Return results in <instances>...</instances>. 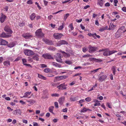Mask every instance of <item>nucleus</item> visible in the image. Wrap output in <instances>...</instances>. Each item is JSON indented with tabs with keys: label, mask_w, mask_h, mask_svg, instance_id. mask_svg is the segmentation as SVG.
Segmentation results:
<instances>
[{
	"label": "nucleus",
	"mask_w": 126,
	"mask_h": 126,
	"mask_svg": "<svg viewBox=\"0 0 126 126\" xmlns=\"http://www.w3.org/2000/svg\"><path fill=\"white\" fill-rule=\"evenodd\" d=\"M36 35L38 37L41 38L44 36V34L42 32V30L41 29L37 30L35 32Z\"/></svg>",
	"instance_id": "nucleus-1"
},
{
	"label": "nucleus",
	"mask_w": 126,
	"mask_h": 126,
	"mask_svg": "<svg viewBox=\"0 0 126 126\" xmlns=\"http://www.w3.org/2000/svg\"><path fill=\"white\" fill-rule=\"evenodd\" d=\"M68 44V43L66 41L62 40L59 41L56 43V45L58 46H60L62 45H67Z\"/></svg>",
	"instance_id": "nucleus-2"
},
{
	"label": "nucleus",
	"mask_w": 126,
	"mask_h": 126,
	"mask_svg": "<svg viewBox=\"0 0 126 126\" xmlns=\"http://www.w3.org/2000/svg\"><path fill=\"white\" fill-rule=\"evenodd\" d=\"M63 36V35L61 33H55L53 35V37L56 39H61Z\"/></svg>",
	"instance_id": "nucleus-3"
},
{
	"label": "nucleus",
	"mask_w": 126,
	"mask_h": 126,
	"mask_svg": "<svg viewBox=\"0 0 126 126\" xmlns=\"http://www.w3.org/2000/svg\"><path fill=\"white\" fill-rule=\"evenodd\" d=\"M4 30L8 32V34H11L13 33V31L9 26L6 25L4 28Z\"/></svg>",
	"instance_id": "nucleus-4"
},
{
	"label": "nucleus",
	"mask_w": 126,
	"mask_h": 126,
	"mask_svg": "<svg viewBox=\"0 0 126 126\" xmlns=\"http://www.w3.org/2000/svg\"><path fill=\"white\" fill-rule=\"evenodd\" d=\"M24 52L25 55L28 56L32 55L34 53L31 50L28 49H25L24 50Z\"/></svg>",
	"instance_id": "nucleus-5"
},
{
	"label": "nucleus",
	"mask_w": 126,
	"mask_h": 126,
	"mask_svg": "<svg viewBox=\"0 0 126 126\" xmlns=\"http://www.w3.org/2000/svg\"><path fill=\"white\" fill-rule=\"evenodd\" d=\"M67 84H65L64 83L61 84L59 86H57V88H58L59 90H63L66 89Z\"/></svg>",
	"instance_id": "nucleus-6"
},
{
	"label": "nucleus",
	"mask_w": 126,
	"mask_h": 126,
	"mask_svg": "<svg viewBox=\"0 0 126 126\" xmlns=\"http://www.w3.org/2000/svg\"><path fill=\"white\" fill-rule=\"evenodd\" d=\"M22 36L23 37L26 39L32 38L33 37L31 33H25L22 34Z\"/></svg>",
	"instance_id": "nucleus-7"
},
{
	"label": "nucleus",
	"mask_w": 126,
	"mask_h": 126,
	"mask_svg": "<svg viewBox=\"0 0 126 126\" xmlns=\"http://www.w3.org/2000/svg\"><path fill=\"white\" fill-rule=\"evenodd\" d=\"M42 40L46 44L48 45H52L54 44L53 41H52L51 40L47 39L44 38L42 39Z\"/></svg>",
	"instance_id": "nucleus-8"
},
{
	"label": "nucleus",
	"mask_w": 126,
	"mask_h": 126,
	"mask_svg": "<svg viewBox=\"0 0 126 126\" xmlns=\"http://www.w3.org/2000/svg\"><path fill=\"white\" fill-rule=\"evenodd\" d=\"M42 57L46 59H53V58L52 56L50 54L46 53L42 55Z\"/></svg>",
	"instance_id": "nucleus-9"
},
{
	"label": "nucleus",
	"mask_w": 126,
	"mask_h": 126,
	"mask_svg": "<svg viewBox=\"0 0 126 126\" xmlns=\"http://www.w3.org/2000/svg\"><path fill=\"white\" fill-rule=\"evenodd\" d=\"M61 56V54L60 53H57V56L55 57V59L57 61L59 62H62Z\"/></svg>",
	"instance_id": "nucleus-10"
},
{
	"label": "nucleus",
	"mask_w": 126,
	"mask_h": 126,
	"mask_svg": "<svg viewBox=\"0 0 126 126\" xmlns=\"http://www.w3.org/2000/svg\"><path fill=\"white\" fill-rule=\"evenodd\" d=\"M89 50V52L90 53H92L96 51L97 48L94 47H93L91 45H89L88 47Z\"/></svg>",
	"instance_id": "nucleus-11"
},
{
	"label": "nucleus",
	"mask_w": 126,
	"mask_h": 126,
	"mask_svg": "<svg viewBox=\"0 0 126 126\" xmlns=\"http://www.w3.org/2000/svg\"><path fill=\"white\" fill-rule=\"evenodd\" d=\"M0 36L2 38H9L11 37L12 35L3 32L0 34Z\"/></svg>",
	"instance_id": "nucleus-12"
},
{
	"label": "nucleus",
	"mask_w": 126,
	"mask_h": 126,
	"mask_svg": "<svg viewBox=\"0 0 126 126\" xmlns=\"http://www.w3.org/2000/svg\"><path fill=\"white\" fill-rule=\"evenodd\" d=\"M31 93V92H26L24 94V95L22 97H21V98L25 97L30 98L31 97L32 95H31L30 96H29V95H30Z\"/></svg>",
	"instance_id": "nucleus-13"
},
{
	"label": "nucleus",
	"mask_w": 126,
	"mask_h": 126,
	"mask_svg": "<svg viewBox=\"0 0 126 126\" xmlns=\"http://www.w3.org/2000/svg\"><path fill=\"white\" fill-rule=\"evenodd\" d=\"M107 78V76L105 75H101L99 77L98 80L100 81H102Z\"/></svg>",
	"instance_id": "nucleus-14"
},
{
	"label": "nucleus",
	"mask_w": 126,
	"mask_h": 126,
	"mask_svg": "<svg viewBox=\"0 0 126 126\" xmlns=\"http://www.w3.org/2000/svg\"><path fill=\"white\" fill-rule=\"evenodd\" d=\"M6 16L2 13L0 17V21L1 23H3L5 21L6 18Z\"/></svg>",
	"instance_id": "nucleus-15"
},
{
	"label": "nucleus",
	"mask_w": 126,
	"mask_h": 126,
	"mask_svg": "<svg viewBox=\"0 0 126 126\" xmlns=\"http://www.w3.org/2000/svg\"><path fill=\"white\" fill-rule=\"evenodd\" d=\"M123 32H122V31H120L119 30H118L117 32H116L115 34V37L116 38H118L119 37H120L122 34Z\"/></svg>",
	"instance_id": "nucleus-16"
},
{
	"label": "nucleus",
	"mask_w": 126,
	"mask_h": 126,
	"mask_svg": "<svg viewBox=\"0 0 126 126\" xmlns=\"http://www.w3.org/2000/svg\"><path fill=\"white\" fill-rule=\"evenodd\" d=\"M105 2V0H98L97 4L98 5L101 7L103 6Z\"/></svg>",
	"instance_id": "nucleus-17"
},
{
	"label": "nucleus",
	"mask_w": 126,
	"mask_h": 126,
	"mask_svg": "<svg viewBox=\"0 0 126 126\" xmlns=\"http://www.w3.org/2000/svg\"><path fill=\"white\" fill-rule=\"evenodd\" d=\"M67 77V76H63L59 77H56L55 78L57 79H58L59 80H61L66 79Z\"/></svg>",
	"instance_id": "nucleus-18"
},
{
	"label": "nucleus",
	"mask_w": 126,
	"mask_h": 126,
	"mask_svg": "<svg viewBox=\"0 0 126 126\" xmlns=\"http://www.w3.org/2000/svg\"><path fill=\"white\" fill-rule=\"evenodd\" d=\"M60 52L62 53L63 55L65 57H69L70 56L69 54L67 53L62 50H60Z\"/></svg>",
	"instance_id": "nucleus-19"
},
{
	"label": "nucleus",
	"mask_w": 126,
	"mask_h": 126,
	"mask_svg": "<svg viewBox=\"0 0 126 126\" xmlns=\"http://www.w3.org/2000/svg\"><path fill=\"white\" fill-rule=\"evenodd\" d=\"M89 60L91 61H94L96 62H101L102 61L101 59H97L94 58H89Z\"/></svg>",
	"instance_id": "nucleus-20"
},
{
	"label": "nucleus",
	"mask_w": 126,
	"mask_h": 126,
	"mask_svg": "<svg viewBox=\"0 0 126 126\" xmlns=\"http://www.w3.org/2000/svg\"><path fill=\"white\" fill-rule=\"evenodd\" d=\"M3 64L5 67H9L10 65V62L8 61H4L3 62Z\"/></svg>",
	"instance_id": "nucleus-21"
},
{
	"label": "nucleus",
	"mask_w": 126,
	"mask_h": 126,
	"mask_svg": "<svg viewBox=\"0 0 126 126\" xmlns=\"http://www.w3.org/2000/svg\"><path fill=\"white\" fill-rule=\"evenodd\" d=\"M39 56L37 54L35 55L32 57V59L35 60L36 61H38L39 59Z\"/></svg>",
	"instance_id": "nucleus-22"
},
{
	"label": "nucleus",
	"mask_w": 126,
	"mask_h": 126,
	"mask_svg": "<svg viewBox=\"0 0 126 126\" xmlns=\"http://www.w3.org/2000/svg\"><path fill=\"white\" fill-rule=\"evenodd\" d=\"M64 100V97H62L59 98V99L58 101L60 104L61 105L62 104Z\"/></svg>",
	"instance_id": "nucleus-23"
},
{
	"label": "nucleus",
	"mask_w": 126,
	"mask_h": 126,
	"mask_svg": "<svg viewBox=\"0 0 126 126\" xmlns=\"http://www.w3.org/2000/svg\"><path fill=\"white\" fill-rule=\"evenodd\" d=\"M27 102L31 105H33L36 102L34 100L32 99L27 100Z\"/></svg>",
	"instance_id": "nucleus-24"
},
{
	"label": "nucleus",
	"mask_w": 126,
	"mask_h": 126,
	"mask_svg": "<svg viewBox=\"0 0 126 126\" xmlns=\"http://www.w3.org/2000/svg\"><path fill=\"white\" fill-rule=\"evenodd\" d=\"M52 65L56 67H58L59 68H60L61 67V65L57 63L56 62H52Z\"/></svg>",
	"instance_id": "nucleus-25"
},
{
	"label": "nucleus",
	"mask_w": 126,
	"mask_h": 126,
	"mask_svg": "<svg viewBox=\"0 0 126 126\" xmlns=\"http://www.w3.org/2000/svg\"><path fill=\"white\" fill-rule=\"evenodd\" d=\"M38 77L40 79L44 80H46L47 78L45 77L42 76L41 75H40L39 74H38Z\"/></svg>",
	"instance_id": "nucleus-26"
},
{
	"label": "nucleus",
	"mask_w": 126,
	"mask_h": 126,
	"mask_svg": "<svg viewBox=\"0 0 126 126\" xmlns=\"http://www.w3.org/2000/svg\"><path fill=\"white\" fill-rule=\"evenodd\" d=\"M15 45V44L14 42H12L10 43L9 44H8L7 46L8 47H12L14 46Z\"/></svg>",
	"instance_id": "nucleus-27"
},
{
	"label": "nucleus",
	"mask_w": 126,
	"mask_h": 126,
	"mask_svg": "<svg viewBox=\"0 0 126 126\" xmlns=\"http://www.w3.org/2000/svg\"><path fill=\"white\" fill-rule=\"evenodd\" d=\"M64 23H62V25L60 26L58 29V30H61L64 28Z\"/></svg>",
	"instance_id": "nucleus-28"
},
{
	"label": "nucleus",
	"mask_w": 126,
	"mask_h": 126,
	"mask_svg": "<svg viewBox=\"0 0 126 126\" xmlns=\"http://www.w3.org/2000/svg\"><path fill=\"white\" fill-rule=\"evenodd\" d=\"M36 17L34 13H32L30 16L31 19L32 20L34 19Z\"/></svg>",
	"instance_id": "nucleus-29"
},
{
	"label": "nucleus",
	"mask_w": 126,
	"mask_h": 126,
	"mask_svg": "<svg viewBox=\"0 0 126 126\" xmlns=\"http://www.w3.org/2000/svg\"><path fill=\"white\" fill-rule=\"evenodd\" d=\"M117 51L115 50H113L112 51H108V53H109V55L110 56L111 54H113V53L117 52Z\"/></svg>",
	"instance_id": "nucleus-30"
},
{
	"label": "nucleus",
	"mask_w": 126,
	"mask_h": 126,
	"mask_svg": "<svg viewBox=\"0 0 126 126\" xmlns=\"http://www.w3.org/2000/svg\"><path fill=\"white\" fill-rule=\"evenodd\" d=\"M107 28L108 27L107 26H106L105 27H103L102 28H101L99 29V31L100 32H102L106 30Z\"/></svg>",
	"instance_id": "nucleus-31"
},
{
	"label": "nucleus",
	"mask_w": 126,
	"mask_h": 126,
	"mask_svg": "<svg viewBox=\"0 0 126 126\" xmlns=\"http://www.w3.org/2000/svg\"><path fill=\"white\" fill-rule=\"evenodd\" d=\"M54 107L53 106H51L49 108V111L51 113H53V111Z\"/></svg>",
	"instance_id": "nucleus-32"
},
{
	"label": "nucleus",
	"mask_w": 126,
	"mask_h": 126,
	"mask_svg": "<svg viewBox=\"0 0 126 126\" xmlns=\"http://www.w3.org/2000/svg\"><path fill=\"white\" fill-rule=\"evenodd\" d=\"M8 44V42L2 39L1 45H5Z\"/></svg>",
	"instance_id": "nucleus-33"
},
{
	"label": "nucleus",
	"mask_w": 126,
	"mask_h": 126,
	"mask_svg": "<svg viewBox=\"0 0 126 126\" xmlns=\"http://www.w3.org/2000/svg\"><path fill=\"white\" fill-rule=\"evenodd\" d=\"M125 28V27L124 26H122L118 30L120 31H122V32H124L126 31L123 30V29Z\"/></svg>",
	"instance_id": "nucleus-34"
},
{
	"label": "nucleus",
	"mask_w": 126,
	"mask_h": 126,
	"mask_svg": "<svg viewBox=\"0 0 126 126\" xmlns=\"http://www.w3.org/2000/svg\"><path fill=\"white\" fill-rule=\"evenodd\" d=\"M89 110V109H88L84 108L81 110V112H84Z\"/></svg>",
	"instance_id": "nucleus-35"
},
{
	"label": "nucleus",
	"mask_w": 126,
	"mask_h": 126,
	"mask_svg": "<svg viewBox=\"0 0 126 126\" xmlns=\"http://www.w3.org/2000/svg\"><path fill=\"white\" fill-rule=\"evenodd\" d=\"M65 63L68 64H70L72 63V62L71 61L67 60L65 61Z\"/></svg>",
	"instance_id": "nucleus-36"
},
{
	"label": "nucleus",
	"mask_w": 126,
	"mask_h": 126,
	"mask_svg": "<svg viewBox=\"0 0 126 126\" xmlns=\"http://www.w3.org/2000/svg\"><path fill=\"white\" fill-rule=\"evenodd\" d=\"M17 111V115H20L21 114V111L19 110H16Z\"/></svg>",
	"instance_id": "nucleus-37"
},
{
	"label": "nucleus",
	"mask_w": 126,
	"mask_h": 126,
	"mask_svg": "<svg viewBox=\"0 0 126 126\" xmlns=\"http://www.w3.org/2000/svg\"><path fill=\"white\" fill-rule=\"evenodd\" d=\"M70 100L71 101H76L77 100V99L76 98V97H74L70 98Z\"/></svg>",
	"instance_id": "nucleus-38"
},
{
	"label": "nucleus",
	"mask_w": 126,
	"mask_h": 126,
	"mask_svg": "<svg viewBox=\"0 0 126 126\" xmlns=\"http://www.w3.org/2000/svg\"><path fill=\"white\" fill-rule=\"evenodd\" d=\"M48 49L49 50H55V48L52 46L49 47Z\"/></svg>",
	"instance_id": "nucleus-39"
},
{
	"label": "nucleus",
	"mask_w": 126,
	"mask_h": 126,
	"mask_svg": "<svg viewBox=\"0 0 126 126\" xmlns=\"http://www.w3.org/2000/svg\"><path fill=\"white\" fill-rule=\"evenodd\" d=\"M111 69L113 71V74L114 75H115V72H116L115 67L114 66H113Z\"/></svg>",
	"instance_id": "nucleus-40"
},
{
	"label": "nucleus",
	"mask_w": 126,
	"mask_h": 126,
	"mask_svg": "<svg viewBox=\"0 0 126 126\" xmlns=\"http://www.w3.org/2000/svg\"><path fill=\"white\" fill-rule=\"evenodd\" d=\"M69 14L68 13H67L64 16V20H66V19L67 17L69 16Z\"/></svg>",
	"instance_id": "nucleus-41"
},
{
	"label": "nucleus",
	"mask_w": 126,
	"mask_h": 126,
	"mask_svg": "<svg viewBox=\"0 0 126 126\" xmlns=\"http://www.w3.org/2000/svg\"><path fill=\"white\" fill-rule=\"evenodd\" d=\"M69 27H70L71 29V30L70 31V30H69V31H71V30H73L74 29V28L73 27V24L72 23H71L69 25Z\"/></svg>",
	"instance_id": "nucleus-42"
},
{
	"label": "nucleus",
	"mask_w": 126,
	"mask_h": 126,
	"mask_svg": "<svg viewBox=\"0 0 126 126\" xmlns=\"http://www.w3.org/2000/svg\"><path fill=\"white\" fill-rule=\"evenodd\" d=\"M103 55L105 56H107L108 55V52L107 51L104 52L103 54Z\"/></svg>",
	"instance_id": "nucleus-43"
},
{
	"label": "nucleus",
	"mask_w": 126,
	"mask_h": 126,
	"mask_svg": "<svg viewBox=\"0 0 126 126\" xmlns=\"http://www.w3.org/2000/svg\"><path fill=\"white\" fill-rule=\"evenodd\" d=\"M22 63L23 65H24V64H25V63L27 62L26 60L25 59H22Z\"/></svg>",
	"instance_id": "nucleus-44"
},
{
	"label": "nucleus",
	"mask_w": 126,
	"mask_h": 126,
	"mask_svg": "<svg viewBox=\"0 0 126 126\" xmlns=\"http://www.w3.org/2000/svg\"><path fill=\"white\" fill-rule=\"evenodd\" d=\"M51 96H57L58 97L59 96V94H51Z\"/></svg>",
	"instance_id": "nucleus-45"
},
{
	"label": "nucleus",
	"mask_w": 126,
	"mask_h": 126,
	"mask_svg": "<svg viewBox=\"0 0 126 126\" xmlns=\"http://www.w3.org/2000/svg\"><path fill=\"white\" fill-rule=\"evenodd\" d=\"M118 2V1L117 0H114L113 1L114 4L115 6H117V4Z\"/></svg>",
	"instance_id": "nucleus-46"
},
{
	"label": "nucleus",
	"mask_w": 126,
	"mask_h": 126,
	"mask_svg": "<svg viewBox=\"0 0 126 126\" xmlns=\"http://www.w3.org/2000/svg\"><path fill=\"white\" fill-rule=\"evenodd\" d=\"M101 69V68H99L98 69H95V70H94L92 71H91V72L92 73H95L99 69Z\"/></svg>",
	"instance_id": "nucleus-47"
},
{
	"label": "nucleus",
	"mask_w": 126,
	"mask_h": 126,
	"mask_svg": "<svg viewBox=\"0 0 126 126\" xmlns=\"http://www.w3.org/2000/svg\"><path fill=\"white\" fill-rule=\"evenodd\" d=\"M91 99L90 97H88L85 99L86 101L88 102H89L91 100Z\"/></svg>",
	"instance_id": "nucleus-48"
},
{
	"label": "nucleus",
	"mask_w": 126,
	"mask_h": 126,
	"mask_svg": "<svg viewBox=\"0 0 126 126\" xmlns=\"http://www.w3.org/2000/svg\"><path fill=\"white\" fill-rule=\"evenodd\" d=\"M50 71V69L49 68H46L44 70V72L46 73H47L49 72Z\"/></svg>",
	"instance_id": "nucleus-49"
},
{
	"label": "nucleus",
	"mask_w": 126,
	"mask_h": 126,
	"mask_svg": "<svg viewBox=\"0 0 126 126\" xmlns=\"http://www.w3.org/2000/svg\"><path fill=\"white\" fill-rule=\"evenodd\" d=\"M87 50V49L85 47L83 48H82V51L84 52H86Z\"/></svg>",
	"instance_id": "nucleus-50"
},
{
	"label": "nucleus",
	"mask_w": 126,
	"mask_h": 126,
	"mask_svg": "<svg viewBox=\"0 0 126 126\" xmlns=\"http://www.w3.org/2000/svg\"><path fill=\"white\" fill-rule=\"evenodd\" d=\"M33 126H39L38 123L36 122H33Z\"/></svg>",
	"instance_id": "nucleus-51"
},
{
	"label": "nucleus",
	"mask_w": 126,
	"mask_h": 126,
	"mask_svg": "<svg viewBox=\"0 0 126 126\" xmlns=\"http://www.w3.org/2000/svg\"><path fill=\"white\" fill-rule=\"evenodd\" d=\"M40 65L42 68L46 67H47V66L44 64H41Z\"/></svg>",
	"instance_id": "nucleus-52"
},
{
	"label": "nucleus",
	"mask_w": 126,
	"mask_h": 126,
	"mask_svg": "<svg viewBox=\"0 0 126 126\" xmlns=\"http://www.w3.org/2000/svg\"><path fill=\"white\" fill-rule=\"evenodd\" d=\"M54 105L55 107L57 108H58V102H56L54 103Z\"/></svg>",
	"instance_id": "nucleus-53"
},
{
	"label": "nucleus",
	"mask_w": 126,
	"mask_h": 126,
	"mask_svg": "<svg viewBox=\"0 0 126 126\" xmlns=\"http://www.w3.org/2000/svg\"><path fill=\"white\" fill-rule=\"evenodd\" d=\"M106 105L108 106L109 108H112V107L111 106L110 103H107Z\"/></svg>",
	"instance_id": "nucleus-54"
},
{
	"label": "nucleus",
	"mask_w": 126,
	"mask_h": 126,
	"mask_svg": "<svg viewBox=\"0 0 126 126\" xmlns=\"http://www.w3.org/2000/svg\"><path fill=\"white\" fill-rule=\"evenodd\" d=\"M101 104L100 103H96L95 104H94V106H100Z\"/></svg>",
	"instance_id": "nucleus-55"
},
{
	"label": "nucleus",
	"mask_w": 126,
	"mask_h": 126,
	"mask_svg": "<svg viewBox=\"0 0 126 126\" xmlns=\"http://www.w3.org/2000/svg\"><path fill=\"white\" fill-rule=\"evenodd\" d=\"M76 83V81H72V82L69 84V85L70 86H72L74 85Z\"/></svg>",
	"instance_id": "nucleus-56"
},
{
	"label": "nucleus",
	"mask_w": 126,
	"mask_h": 126,
	"mask_svg": "<svg viewBox=\"0 0 126 126\" xmlns=\"http://www.w3.org/2000/svg\"><path fill=\"white\" fill-rule=\"evenodd\" d=\"M27 3L28 4H32V0H29L27 1Z\"/></svg>",
	"instance_id": "nucleus-57"
},
{
	"label": "nucleus",
	"mask_w": 126,
	"mask_h": 126,
	"mask_svg": "<svg viewBox=\"0 0 126 126\" xmlns=\"http://www.w3.org/2000/svg\"><path fill=\"white\" fill-rule=\"evenodd\" d=\"M67 110V108H65L64 109H63L62 110V111L64 112H66Z\"/></svg>",
	"instance_id": "nucleus-58"
},
{
	"label": "nucleus",
	"mask_w": 126,
	"mask_h": 126,
	"mask_svg": "<svg viewBox=\"0 0 126 126\" xmlns=\"http://www.w3.org/2000/svg\"><path fill=\"white\" fill-rule=\"evenodd\" d=\"M95 25L97 26H99V23L97 20H95Z\"/></svg>",
	"instance_id": "nucleus-59"
},
{
	"label": "nucleus",
	"mask_w": 126,
	"mask_h": 126,
	"mask_svg": "<svg viewBox=\"0 0 126 126\" xmlns=\"http://www.w3.org/2000/svg\"><path fill=\"white\" fill-rule=\"evenodd\" d=\"M105 6L106 7H109L110 6V4L108 2L105 4Z\"/></svg>",
	"instance_id": "nucleus-60"
},
{
	"label": "nucleus",
	"mask_w": 126,
	"mask_h": 126,
	"mask_svg": "<svg viewBox=\"0 0 126 126\" xmlns=\"http://www.w3.org/2000/svg\"><path fill=\"white\" fill-rule=\"evenodd\" d=\"M76 21L78 23L82 21V19H80L79 20L76 19Z\"/></svg>",
	"instance_id": "nucleus-61"
},
{
	"label": "nucleus",
	"mask_w": 126,
	"mask_h": 126,
	"mask_svg": "<svg viewBox=\"0 0 126 126\" xmlns=\"http://www.w3.org/2000/svg\"><path fill=\"white\" fill-rule=\"evenodd\" d=\"M44 4L45 6H46L47 5V3H48V2L47 1H46L44 0H43Z\"/></svg>",
	"instance_id": "nucleus-62"
},
{
	"label": "nucleus",
	"mask_w": 126,
	"mask_h": 126,
	"mask_svg": "<svg viewBox=\"0 0 126 126\" xmlns=\"http://www.w3.org/2000/svg\"><path fill=\"white\" fill-rule=\"evenodd\" d=\"M25 25L24 23H21L19 24V25L20 27L23 26Z\"/></svg>",
	"instance_id": "nucleus-63"
},
{
	"label": "nucleus",
	"mask_w": 126,
	"mask_h": 126,
	"mask_svg": "<svg viewBox=\"0 0 126 126\" xmlns=\"http://www.w3.org/2000/svg\"><path fill=\"white\" fill-rule=\"evenodd\" d=\"M122 10L124 12H126V7H123L122 9Z\"/></svg>",
	"instance_id": "nucleus-64"
}]
</instances>
